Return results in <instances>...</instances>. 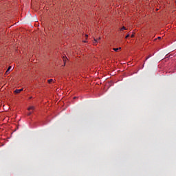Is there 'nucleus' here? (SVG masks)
I'll return each mask as SVG.
<instances>
[{"mask_svg":"<svg viewBox=\"0 0 176 176\" xmlns=\"http://www.w3.org/2000/svg\"><path fill=\"white\" fill-rule=\"evenodd\" d=\"M149 57H150V56L147 57V58H146V60H148V58H149Z\"/></svg>","mask_w":176,"mask_h":176,"instance_id":"f8f14e48","label":"nucleus"},{"mask_svg":"<svg viewBox=\"0 0 176 176\" xmlns=\"http://www.w3.org/2000/svg\"><path fill=\"white\" fill-rule=\"evenodd\" d=\"M52 82H53V79L48 80V83H52Z\"/></svg>","mask_w":176,"mask_h":176,"instance_id":"0eeeda50","label":"nucleus"},{"mask_svg":"<svg viewBox=\"0 0 176 176\" xmlns=\"http://www.w3.org/2000/svg\"><path fill=\"white\" fill-rule=\"evenodd\" d=\"M123 30H127V29H126V27L123 26V27L120 29V31H123Z\"/></svg>","mask_w":176,"mask_h":176,"instance_id":"423d86ee","label":"nucleus"},{"mask_svg":"<svg viewBox=\"0 0 176 176\" xmlns=\"http://www.w3.org/2000/svg\"><path fill=\"white\" fill-rule=\"evenodd\" d=\"M100 39H101L100 37H99V38L98 40L94 38V43H97V42H98V41H100Z\"/></svg>","mask_w":176,"mask_h":176,"instance_id":"7ed1b4c3","label":"nucleus"},{"mask_svg":"<svg viewBox=\"0 0 176 176\" xmlns=\"http://www.w3.org/2000/svg\"><path fill=\"white\" fill-rule=\"evenodd\" d=\"M131 38H134V34H132V35L131 36Z\"/></svg>","mask_w":176,"mask_h":176,"instance_id":"9b49d317","label":"nucleus"},{"mask_svg":"<svg viewBox=\"0 0 176 176\" xmlns=\"http://www.w3.org/2000/svg\"><path fill=\"white\" fill-rule=\"evenodd\" d=\"M129 36H130V34H127V35L125 36V38L127 39V38H129Z\"/></svg>","mask_w":176,"mask_h":176,"instance_id":"1a4fd4ad","label":"nucleus"},{"mask_svg":"<svg viewBox=\"0 0 176 176\" xmlns=\"http://www.w3.org/2000/svg\"><path fill=\"white\" fill-rule=\"evenodd\" d=\"M30 98H32V97H30Z\"/></svg>","mask_w":176,"mask_h":176,"instance_id":"2eb2a0df","label":"nucleus"},{"mask_svg":"<svg viewBox=\"0 0 176 176\" xmlns=\"http://www.w3.org/2000/svg\"><path fill=\"white\" fill-rule=\"evenodd\" d=\"M10 69H12V67H9L6 71V73L9 72V71H10Z\"/></svg>","mask_w":176,"mask_h":176,"instance_id":"39448f33","label":"nucleus"},{"mask_svg":"<svg viewBox=\"0 0 176 176\" xmlns=\"http://www.w3.org/2000/svg\"><path fill=\"white\" fill-rule=\"evenodd\" d=\"M67 60V58L63 57V61H64L65 63V60Z\"/></svg>","mask_w":176,"mask_h":176,"instance_id":"9d476101","label":"nucleus"},{"mask_svg":"<svg viewBox=\"0 0 176 176\" xmlns=\"http://www.w3.org/2000/svg\"><path fill=\"white\" fill-rule=\"evenodd\" d=\"M162 38V37H158V39H161Z\"/></svg>","mask_w":176,"mask_h":176,"instance_id":"ddd939ff","label":"nucleus"},{"mask_svg":"<svg viewBox=\"0 0 176 176\" xmlns=\"http://www.w3.org/2000/svg\"><path fill=\"white\" fill-rule=\"evenodd\" d=\"M23 90H24V88H21V89H16L14 93L15 94H19V93H21V91H23Z\"/></svg>","mask_w":176,"mask_h":176,"instance_id":"f257e3e1","label":"nucleus"},{"mask_svg":"<svg viewBox=\"0 0 176 176\" xmlns=\"http://www.w3.org/2000/svg\"><path fill=\"white\" fill-rule=\"evenodd\" d=\"M32 112H29L28 113V116H30V115H32Z\"/></svg>","mask_w":176,"mask_h":176,"instance_id":"6e6552de","label":"nucleus"},{"mask_svg":"<svg viewBox=\"0 0 176 176\" xmlns=\"http://www.w3.org/2000/svg\"><path fill=\"white\" fill-rule=\"evenodd\" d=\"M31 109H32V111H34V109H35V107H33V106H31V107H30L28 109V111H31Z\"/></svg>","mask_w":176,"mask_h":176,"instance_id":"f03ea898","label":"nucleus"},{"mask_svg":"<svg viewBox=\"0 0 176 176\" xmlns=\"http://www.w3.org/2000/svg\"><path fill=\"white\" fill-rule=\"evenodd\" d=\"M120 49H122V47L113 48V50H114V52H118V50H120Z\"/></svg>","mask_w":176,"mask_h":176,"instance_id":"20e7f679","label":"nucleus"},{"mask_svg":"<svg viewBox=\"0 0 176 176\" xmlns=\"http://www.w3.org/2000/svg\"><path fill=\"white\" fill-rule=\"evenodd\" d=\"M74 98H76V97H74Z\"/></svg>","mask_w":176,"mask_h":176,"instance_id":"4468645a","label":"nucleus"}]
</instances>
